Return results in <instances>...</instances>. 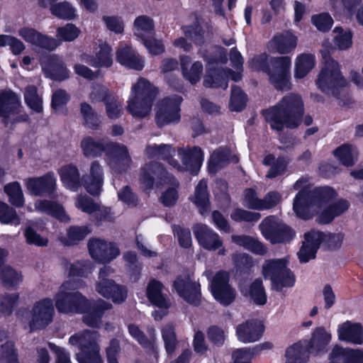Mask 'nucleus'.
<instances>
[{"instance_id": "1", "label": "nucleus", "mask_w": 363, "mask_h": 363, "mask_svg": "<svg viewBox=\"0 0 363 363\" xmlns=\"http://www.w3.org/2000/svg\"><path fill=\"white\" fill-rule=\"evenodd\" d=\"M293 189L298 191L294 199L293 210L303 219L315 216L320 223H329L350 207L349 202L345 199L332 203L336 196L333 188L322 186L312 189L311 180L306 177L298 179Z\"/></svg>"}, {"instance_id": "2", "label": "nucleus", "mask_w": 363, "mask_h": 363, "mask_svg": "<svg viewBox=\"0 0 363 363\" xmlns=\"http://www.w3.org/2000/svg\"><path fill=\"white\" fill-rule=\"evenodd\" d=\"M84 283L65 281L55 294V307L60 313H84L83 321L89 326L98 327L105 311L111 305L104 300L92 303L84 295L72 290L82 288Z\"/></svg>"}, {"instance_id": "3", "label": "nucleus", "mask_w": 363, "mask_h": 363, "mask_svg": "<svg viewBox=\"0 0 363 363\" xmlns=\"http://www.w3.org/2000/svg\"><path fill=\"white\" fill-rule=\"evenodd\" d=\"M81 148L86 157H96L106 152L107 164L114 173L127 171L132 164L128 148L118 143H105L87 136L81 141Z\"/></svg>"}, {"instance_id": "4", "label": "nucleus", "mask_w": 363, "mask_h": 363, "mask_svg": "<svg viewBox=\"0 0 363 363\" xmlns=\"http://www.w3.org/2000/svg\"><path fill=\"white\" fill-rule=\"evenodd\" d=\"M303 113V104L298 95L290 94L282 99L275 106L263 111L265 119L273 129L284 127L294 128L298 125Z\"/></svg>"}, {"instance_id": "5", "label": "nucleus", "mask_w": 363, "mask_h": 363, "mask_svg": "<svg viewBox=\"0 0 363 363\" xmlns=\"http://www.w3.org/2000/svg\"><path fill=\"white\" fill-rule=\"evenodd\" d=\"M252 69L267 72L271 83L279 90L290 87L291 58L289 57H270L262 54L254 57L250 62Z\"/></svg>"}, {"instance_id": "6", "label": "nucleus", "mask_w": 363, "mask_h": 363, "mask_svg": "<svg viewBox=\"0 0 363 363\" xmlns=\"http://www.w3.org/2000/svg\"><path fill=\"white\" fill-rule=\"evenodd\" d=\"M156 95V89L149 81L144 78L139 79L131 88L127 111L133 117H146L151 112Z\"/></svg>"}, {"instance_id": "7", "label": "nucleus", "mask_w": 363, "mask_h": 363, "mask_svg": "<svg viewBox=\"0 0 363 363\" xmlns=\"http://www.w3.org/2000/svg\"><path fill=\"white\" fill-rule=\"evenodd\" d=\"M157 179L160 180L159 182H167L171 185L162 192L160 197L161 202L166 206L174 205L179 197L177 181L157 162L146 164L142 168L140 174V182L145 188L150 189L155 180Z\"/></svg>"}, {"instance_id": "8", "label": "nucleus", "mask_w": 363, "mask_h": 363, "mask_svg": "<svg viewBox=\"0 0 363 363\" xmlns=\"http://www.w3.org/2000/svg\"><path fill=\"white\" fill-rule=\"evenodd\" d=\"M323 46L325 48L321 50L325 65L318 75L315 84L321 91L336 95L337 89L346 86L347 82L342 75L338 63L329 55V42H324Z\"/></svg>"}, {"instance_id": "9", "label": "nucleus", "mask_w": 363, "mask_h": 363, "mask_svg": "<svg viewBox=\"0 0 363 363\" xmlns=\"http://www.w3.org/2000/svg\"><path fill=\"white\" fill-rule=\"evenodd\" d=\"M99 334L96 331L86 330L72 335L69 344L79 350L77 359L79 363H103L98 345Z\"/></svg>"}, {"instance_id": "10", "label": "nucleus", "mask_w": 363, "mask_h": 363, "mask_svg": "<svg viewBox=\"0 0 363 363\" xmlns=\"http://www.w3.org/2000/svg\"><path fill=\"white\" fill-rule=\"evenodd\" d=\"M287 257L270 259L262 265V274L265 279L272 281V286L278 291L284 287H291L294 285L296 278L294 273L288 267Z\"/></svg>"}, {"instance_id": "11", "label": "nucleus", "mask_w": 363, "mask_h": 363, "mask_svg": "<svg viewBox=\"0 0 363 363\" xmlns=\"http://www.w3.org/2000/svg\"><path fill=\"white\" fill-rule=\"evenodd\" d=\"M230 59L237 72L231 70L225 71L218 68L214 69L212 63L207 67V72L203 80V85L206 87H222L225 89L228 87L227 79L230 77L237 82L241 79V69L243 60L240 53L235 49H233L230 53Z\"/></svg>"}, {"instance_id": "12", "label": "nucleus", "mask_w": 363, "mask_h": 363, "mask_svg": "<svg viewBox=\"0 0 363 363\" xmlns=\"http://www.w3.org/2000/svg\"><path fill=\"white\" fill-rule=\"evenodd\" d=\"M203 274L210 280L211 290L214 298L223 306L230 305L236 298V291L228 283V273L220 271L211 279L210 271H206Z\"/></svg>"}, {"instance_id": "13", "label": "nucleus", "mask_w": 363, "mask_h": 363, "mask_svg": "<svg viewBox=\"0 0 363 363\" xmlns=\"http://www.w3.org/2000/svg\"><path fill=\"white\" fill-rule=\"evenodd\" d=\"M259 229L263 236L274 244L289 242L295 235L290 228L278 222L274 217H269L262 220Z\"/></svg>"}, {"instance_id": "14", "label": "nucleus", "mask_w": 363, "mask_h": 363, "mask_svg": "<svg viewBox=\"0 0 363 363\" xmlns=\"http://www.w3.org/2000/svg\"><path fill=\"white\" fill-rule=\"evenodd\" d=\"M164 290L163 284L155 279L151 280L147 286L146 294L148 300L160 308L152 313L155 320H162L167 314V310L171 306L170 299Z\"/></svg>"}, {"instance_id": "15", "label": "nucleus", "mask_w": 363, "mask_h": 363, "mask_svg": "<svg viewBox=\"0 0 363 363\" xmlns=\"http://www.w3.org/2000/svg\"><path fill=\"white\" fill-rule=\"evenodd\" d=\"M182 98L177 95L167 97L157 106L156 122L159 126L178 122L180 119V104Z\"/></svg>"}, {"instance_id": "16", "label": "nucleus", "mask_w": 363, "mask_h": 363, "mask_svg": "<svg viewBox=\"0 0 363 363\" xmlns=\"http://www.w3.org/2000/svg\"><path fill=\"white\" fill-rule=\"evenodd\" d=\"M173 287L177 294L186 302L195 306L199 304L200 284L190 274L178 276L173 283Z\"/></svg>"}, {"instance_id": "17", "label": "nucleus", "mask_w": 363, "mask_h": 363, "mask_svg": "<svg viewBox=\"0 0 363 363\" xmlns=\"http://www.w3.org/2000/svg\"><path fill=\"white\" fill-rule=\"evenodd\" d=\"M55 313L53 301L45 298L36 302L33 308L28 323L31 330L43 328L50 324Z\"/></svg>"}, {"instance_id": "18", "label": "nucleus", "mask_w": 363, "mask_h": 363, "mask_svg": "<svg viewBox=\"0 0 363 363\" xmlns=\"http://www.w3.org/2000/svg\"><path fill=\"white\" fill-rule=\"evenodd\" d=\"M194 233L199 244L208 251L218 250L219 255H225L226 250L219 235L204 224H196L194 227Z\"/></svg>"}, {"instance_id": "19", "label": "nucleus", "mask_w": 363, "mask_h": 363, "mask_svg": "<svg viewBox=\"0 0 363 363\" xmlns=\"http://www.w3.org/2000/svg\"><path fill=\"white\" fill-rule=\"evenodd\" d=\"M28 194L35 196L53 194L57 188V179L53 172H48L41 177H30L25 180Z\"/></svg>"}, {"instance_id": "20", "label": "nucleus", "mask_w": 363, "mask_h": 363, "mask_svg": "<svg viewBox=\"0 0 363 363\" xmlns=\"http://www.w3.org/2000/svg\"><path fill=\"white\" fill-rule=\"evenodd\" d=\"M88 249L91 257L101 263L109 262L120 254L119 249L115 244L99 238L90 239Z\"/></svg>"}, {"instance_id": "21", "label": "nucleus", "mask_w": 363, "mask_h": 363, "mask_svg": "<svg viewBox=\"0 0 363 363\" xmlns=\"http://www.w3.org/2000/svg\"><path fill=\"white\" fill-rule=\"evenodd\" d=\"M111 46L102 40H98L94 43V55H84L82 60L96 68H108L113 64Z\"/></svg>"}, {"instance_id": "22", "label": "nucleus", "mask_w": 363, "mask_h": 363, "mask_svg": "<svg viewBox=\"0 0 363 363\" xmlns=\"http://www.w3.org/2000/svg\"><path fill=\"white\" fill-rule=\"evenodd\" d=\"M18 34L26 42L41 48L53 50L60 46V42L55 38L43 35L33 28L23 27Z\"/></svg>"}, {"instance_id": "23", "label": "nucleus", "mask_w": 363, "mask_h": 363, "mask_svg": "<svg viewBox=\"0 0 363 363\" xmlns=\"http://www.w3.org/2000/svg\"><path fill=\"white\" fill-rule=\"evenodd\" d=\"M82 184L90 194H101L104 184V172L99 162L94 161L91 163L89 174L82 177Z\"/></svg>"}, {"instance_id": "24", "label": "nucleus", "mask_w": 363, "mask_h": 363, "mask_svg": "<svg viewBox=\"0 0 363 363\" xmlns=\"http://www.w3.org/2000/svg\"><path fill=\"white\" fill-rule=\"evenodd\" d=\"M264 327L257 320H247L236 327V336L242 343H251L258 341L263 333Z\"/></svg>"}, {"instance_id": "25", "label": "nucleus", "mask_w": 363, "mask_h": 363, "mask_svg": "<svg viewBox=\"0 0 363 363\" xmlns=\"http://www.w3.org/2000/svg\"><path fill=\"white\" fill-rule=\"evenodd\" d=\"M322 239L323 234L319 231L311 230L304 235L303 245L298 252L301 262H307L315 257Z\"/></svg>"}, {"instance_id": "26", "label": "nucleus", "mask_w": 363, "mask_h": 363, "mask_svg": "<svg viewBox=\"0 0 363 363\" xmlns=\"http://www.w3.org/2000/svg\"><path fill=\"white\" fill-rule=\"evenodd\" d=\"M339 340L352 344L363 343V328L361 324L346 321L337 327Z\"/></svg>"}, {"instance_id": "27", "label": "nucleus", "mask_w": 363, "mask_h": 363, "mask_svg": "<svg viewBox=\"0 0 363 363\" xmlns=\"http://www.w3.org/2000/svg\"><path fill=\"white\" fill-rule=\"evenodd\" d=\"M28 211L32 212L33 209L28 206ZM34 211L52 216L62 222H68L69 216L64 208L54 201L47 199H38L34 203Z\"/></svg>"}, {"instance_id": "28", "label": "nucleus", "mask_w": 363, "mask_h": 363, "mask_svg": "<svg viewBox=\"0 0 363 363\" xmlns=\"http://www.w3.org/2000/svg\"><path fill=\"white\" fill-rule=\"evenodd\" d=\"M41 66L47 76L56 80H64L69 77V71L55 55L47 56L41 61Z\"/></svg>"}, {"instance_id": "29", "label": "nucleus", "mask_w": 363, "mask_h": 363, "mask_svg": "<svg viewBox=\"0 0 363 363\" xmlns=\"http://www.w3.org/2000/svg\"><path fill=\"white\" fill-rule=\"evenodd\" d=\"M116 59L121 65L130 69L141 70L144 67V60L128 45L121 47L117 50Z\"/></svg>"}, {"instance_id": "30", "label": "nucleus", "mask_w": 363, "mask_h": 363, "mask_svg": "<svg viewBox=\"0 0 363 363\" xmlns=\"http://www.w3.org/2000/svg\"><path fill=\"white\" fill-rule=\"evenodd\" d=\"M297 37L290 32L275 35L269 43L272 52L287 54L292 52L297 45Z\"/></svg>"}, {"instance_id": "31", "label": "nucleus", "mask_w": 363, "mask_h": 363, "mask_svg": "<svg viewBox=\"0 0 363 363\" xmlns=\"http://www.w3.org/2000/svg\"><path fill=\"white\" fill-rule=\"evenodd\" d=\"M185 168L191 172L196 174L203 161V153L201 148L194 147L190 148H181L178 151Z\"/></svg>"}, {"instance_id": "32", "label": "nucleus", "mask_w": 363, "mask_h": 363, "mask_svg": "<svg viewBox=\"0 0 363 363\" xmlns=\"http://www.w3.org/2000/svg\"><path fill=\"white\" fill-rule=\"evenodd\" d=\"M330 359L336 363H363V350L336 345L332 350Z\"/></svg>"}, {"instance_id": "33", "label": "nucleus", "mask_w": 363, "mask_h": 363, "mask_svg": "<svg viewBox=\"0 0 363 363\" xmlns=\"http://www.w3.org/2000/svg\"><path fill=\"white\" fill-rule=\"evenodd\" d=\"M240 289L243 296L249 297L256 304L264 305L266 303L267 296L261 279H255L250 285L243 282Z\"/></svg>"}, {"instance_id": "34", "label": "nucleus", "mask_w": 363, "mask_h": 363, "mask_svg": "<svg viewBox=\"0 0 363 363\" xmlns=\"http://www.w3.org/2000/svg\"><path fill=\"white\" fill-rule=\"evenodd\" d=\"M128 332L133 338H134L141 346L145 348L152 350L155 357L157 359L158 356L157 347L155 345L156 334L154 329L149 330V337H147L143 332L138 325L130 324L128 325Z\"/></svg>"}, {"instance_id": "35", "label": "nucleus", "mask_w": 363, "mask_h": 363, "mask_svg": "<svg viewBox=\"0 0 363 363\" xmlns=\"http://www.w3.org/2000/svg\"><path fill=\"white\" fill-rule=\"evenodd\" d=\"M229 162H238V159L235 155H231L229 149L220 147L211 155L208 162V171L210 173H216L223 167Z\"/></svg>"}, {"instance_id": "36", "label": "nucleus", "mask_w": 363, "mask_h": 363, "mask_svg": "<svg viewBox=\"0 0 363 363\" xmlns=\"http://www.w3.org/2000/svg\"><path fill=\"white\" fill-rule=\"evenodd\" d=\"M185 38L181 37L174 41V45L185 52H189L191 49V44L189 43L186 38L194 41L196 44L201 45L203 43L201 29L199 26H184L183 28Z\"/></svg>"}, {"instance_id": "37", "label": "nucleus", "mask_w": 363, "mask_h": 363, "mask_svg": "<svg viewBox=\"0 0 363 363\" xmlns=\"http://www.w3.org/2000/svg\"><path fill=\"white\" fill-rule=\"evenodd\" d=\"M331 334L323 327L316 328L309 342V351L311 353L318 354L324 352L331 340Z\"/></svg>"}, {"instance_id": "38", "label": "nucleus", "mask_w": 363, "mask_h": 363, "mask_svg": "<svg viewBox=\"0 0 363 363\" xmlns=\"http://www.w3.org/2000/svg\"><path fill=\"white\" fill-rule=\"evenodd\" d=\"M315 65V55L311 53L298 55L294 62V77L303 79L314 68Z\"/></svg>"}, {"instance_id": "39", "label": "nucleus", "mask_w": 363, "mask_h": 363, "mask_svg": "<svg viewBox=\"0 0 363 363\" xmlns=\"http://www.w3.org/2000/svg\"><path fill=\"white\" fill-rule=\"evenodd\" d=\"M183 75L190 83L196 84L199 82L203 73V65L200 62H195L190 65L191 58L183 55L180 58Z\"/></svg>"}, {"instance_id": "40", "label": "nucleus", "mask_w": 363, "mask_h": 363, "mask_svg": "<svg viewBox=\"0 0 363 363\" xmlns=\"http://www.w3.org/2000/svg\"><path fill=\"white\" fill-rule=\"evenodd\" d=\"M20 106L18 97L12 91L0 92V117L7 118L17 112Z\"/></svg>"}, {"instance_id": "41", "label": "nucleus", "mask_w": 363, "mask_h": 363, "mask_svg": "<svg viewBox=\"0 0 363 363\" xmlns=\"http://www.w3.org/2000/svg\"><path fill=\"white\" fill-rule=\"evenodd\" d=\"M44 229L43 223L29 221L24 230V236L26 242L30 245H35L39 247H44L48 245V239L43 237L38 232Z\"/></svg>"}, {"instance_id": "42", "label": "nucleus", "mask_w": 363, "mask_h": 363, "mask_svg": "<svg viewBox=\"0 0 363 363\" xmlns=\"http://www.w3.org/2000/svg\"><path fill=\"white\" fill-rule=\"evenodd\" d=\"M58 173L63 185L68 189L76 191L80 186L79 173L77 167L67 164L62 167Z\"/></svg>"}, {"instance_id": "43", "label": "nucleus", "mask_w": 363, "mask_h": 363, "mask_svg": "<svg viewBox=\"0 0 363 363\" xmlns=\"http://www.w3.org/2000/svg\"><path fill=\"white\" fill-rule=\"evenodd\" d=\"M272 344L265 342L253 347H244L233 353V363H251L250 359L262 350L271 349Z\"/></svg>"}, {"instance_id": "44", "label": "nucleus", "mask_w": 363, "mask_h": 363, "mask_svg": "<svg viewBox=\"0 0 363 363\" xmlns=\"http://www.w3.org/2000/svg\"><path fill=\"white\" fill-rule=\"evenodd\" d=\"M146 154L150 157H157L158 159H162L164 160H167L169 164L174 168H177L179 169V167H177V163L175 160H172L171 157L174 154L175 151L172 148L170 145H148L146 147Z\"/></svg>"}, {"instance_id": "45", "label": "nucleus", "mask_w": 363, "mask_h": 363, "mask_svg": "<svg viewBox=\"0 0 363 363\" xmlns=\"http://www.w3.org/2000/svg\"><path fill=\"white\" fill-rule=\"evenodd\" d=\"M193 203L198 207L199 212L203 215L209 211L210 203L207 192V182L202 179L196 187L195 194L191 198Z\"/></svg>"}, {"instance_id": "46", "label": "nucleus", "mask_w": 363, "mask_h": 363, "mask_svg": "<svg viewBox=\"0 0 363 363\" xmlns=\"http://www.w3.org/2000/svg\"><path fill=\"white\" fill-rule=\"evenodd\" d=\"M232 241L236 245L243 247L258 255H264L267 252V248L257 239L247 235H232Z\"/></svg>"}, {"instance_id": "47", "label": "nucleus", "mask_w": 363, "mask_h": 363, "mask_svg": "<svg viewBox=\"0 0 363 363\" xmlns=\"http://www.w3.org/2000/svg\"><path fill=\"white\" fill-rule=\"evenodd\" d=\"M285 363H306L308 355L305 342H299L287 348Z\"/></svg>"}, {"instance_id": "48", "label": "nucleus", "mask_w": 363, "mask_h": 363, "mask_svg": "<svg viewBox=\"0 0 363 363\" xmlns=\"http://www.w3.org/2000/svg\"><path fill=\"white\" fill-rule=\"evenodd\" d=\"M153 28L152 19L146 16H138L134 21V34L142 41L151 36Z\"/></svg>"}, {"instance_id": "49", "label": "nucleus", "mask_w": 363, "mask_h": 363, "mask_svg": "<svg viewBox=\"0 0 363 363\" xmlns=\"http://www.w3.org/2000/svg\"><path fill=\"white\" fill-rule=\"evenodd\" d=\"M334 155L343 165L352 166L357 160L358 152L354 146L345 144L337 147Z\"/></svg>"}, {"instance_id": "50", "label": "nucleus", "mask_w": 363, "mask_h": 363, "mask_svg": "<svg viewBox=\"0 0 363 363\" xmlns=\"http://www.w3.org/2000/svg\"><path fill=\"white\" fill-rule=\"evenodd\" d=\"M80 114L83 120V125L88 128L96 130L101 125L100 116L93 108L86 102L80 105Z\"/></svg>"}, {"instance_id": "51", "label": "nucleus", "mask_w": 363, "mask_h": 363, "mask_svg": "<svg viewBox=\"0 0 363 363\" xmlns=\"http://www.w3.org/2000/svg\"><path fill=\"white\" fill-rule=\"evenodd\" d=\"M0 277L3 284L7 288H16L23 280V277L19 272L7 265L0 267Z\"/></svg>"}, {"instance_id": "52", "label": "nucleus", "mask_w": 363, "mask_h": 363, "mask_svg": "<svg viewBox=\"0 0 363 363\" xmlns=\"http://www.w3.org/2000/svg\"><path fill=\"white\" fill-rule=\"evenodd\" d=\"M4 192L9 197V201L16 207L24 205V196L21 184L18 182H13L4 186Z\"/></svg>"}, {"instance_id": "53", "label": "nucleus", "mask_w": 363, "mask_h": 363, "mask_svg": "<svg viewBox=\"0 0 363 363\" xmlns=\"http://www.w3.org/2000/svg\"><path fill=\"white\" fill-rule=\"evenodd\" d=\"M94 266L89 260L77 261L69 267L68 277L70 279L75 277H86L94 270Z\"/></svg>"}, {"instance_id": "54", "label": "nucleus", "mask_w": 363, "mask_h": 363, "mask_svg": "<svg viewBox=\"0 0 363 363\" xmlns=\"http://www.w3.org/2000/svg\"><path fill=\"white\" fill-rule=\"evenodd\" d=\"M24 99L28 106L35 112L40 113L43 111V99L35 86L29 85L26 88Z\"/></svg>"}, {"instance_id": "55", "label": "nucleus", "mask_w": 363, "mask_h": 363, "mask_svg": "<svg viewBox=\"0 0 363 363\" xmlns=\"http://www.w3.org/2000/svg\"><path fill=\"white\" fill-rule=\"evenodd\" d=\"M263 164L267 166L272 165L267 177L268 178H274L285 172L287 161L283 157H279L275 160L273 155H268L264 157Z\"/></svg>"}, {"instance_id": "56", "label": "nucleus", "mask_w": 363, "mask_h": 363, "mask_svg": "<svg viewBox=\"0 0 363 363\" xmlns=\"http://www.w3.org/2000/svg\"><path fill=\"white\" fill-rule=\"evenodd\" d=\"M91 233L88 226H72L67 230V237L62 239L66 245H75Z\"/></svg>"}, {"instance_id": "57", "label": "nucleus", "mask_w": 363, "mask_h": 363, "mask_svg": "<svg viewBox=\"0 0 363 363\" xmlns=\"http://www.w3.org/2000/svg\"><path fill=\"white\" fill-rule=\"evenodd\" d=\"M161 333L167 352L168 354L173 353L177 345L174 325L170 323L164 324L162 328Z\"/></svg>"}, {"instance_id": "58", "label": "nucleus", "mask_w": 363, "mask_h": 363, "mask_svg": "<svg viewBox=\"0 0 363 363\" xmlns=\"http://www.w3.org/2000/svg\"><path fill=\"white\" fill-rule=\"evenodd\" d=\"M81 34V30L72 23H67L64 26L57 28V40L60 42V45L62 41L72 42L77 39Z\"/></svg>"}, {"instance_id": "59", "label": "nucleus", "mask_w": 363, "mask_h": 363, "mask_svg": "<svg viewBox=\"0 0 363 363\" xmlns=\"http://www.w3.org/2000/svg\"><path fill=\"white\" fill-rule=\"evenodd\" d=\"M50 6L52 14L58 18L71 20L76 16V9L68 2L52 4Z\"/></svg>"}, {"instance_id": "60", "label": "nucleus", "mask_w": 363, "mask_h": 363, "mask_svg": "<svg viewBox=\"0 0 363 363\" xmlns=\"http://www.w3.org/2000/svg\"><path fill=\"white\" fill-rule=\"evenodd\" d=\"M19 302V294L16 292L6 294L0 297V316L10 315Z\"/></svg>"}, {"instance_id": "61", "label": "nucleus", "mask_w": 363, "mask_h": 363, "mask_svg": "<svg viewBox=\"0 0 363 363\" xmlns=\"http://www.w3.org/2000/svg\"><path fill=\"white\" fill-rule=\"evenodd\" d=\"M104 104L106 113L108 118L116 119L121 116L123 103L118 97L115 96L108 97Z\"/></svg>"}, {"instance_id": "62", "label": "nucleus", "mask_w": 363, "mask_h": 363, "mask_svg": "<svg viewBox=\"0 0 363 363\" xmlns=\"http://www.w3.org/2000/svg\"><path fill=\"white\" fill-rule=\"evenodd\" d=\"M336 12L347 16H352L361 0H330Z\"/></svg>"}, {"instance_id": "63", "label": "nucleus", "mask_w": 363, "mask_h": 363, "mask_svg": "<svg viewBox=\"0 0 363 363\" xmlns=\"http://www.w3.org/2000/svg\"><path fill=\"white\" fill-rule=\"evenodd\" d=\"M335 46L339 50H346L352 46V34L350 31L344 30L341 28H335L333 30Z\"/></svg>"}, {"instance_id": "64", "label": "nucleus", "mask_w": 363, "mask_h": 363, "mask_svg": "<svg viewBox=\"0 0 363 363\" xmlns=\"http://www.w3.org/2000/svg\"><path fill=\"white\" fill-rule=\"evenodd\" d=\"M0 46H9L11 52L15 55H20L26 49V46L21 40L8 35H0Z\"/></svg>"}]
</instances>
